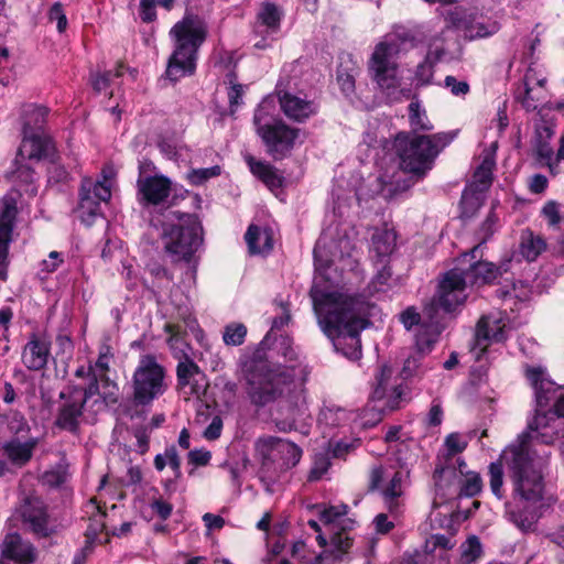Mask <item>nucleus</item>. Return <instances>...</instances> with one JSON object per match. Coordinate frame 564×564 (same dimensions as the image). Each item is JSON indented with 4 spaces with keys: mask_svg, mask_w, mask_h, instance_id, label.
Masks as SVG:
<instances>
[{
    "mask_svg": "<svg viewBox=\"0 0 564 564\" xmlns=\"http://www.w3.org/2000/svg\"><path fill=\"white\" fill-rule=\"evenodd\" d=\"M527 378L535 393V415L528 422L525 431L501 453L511 484V500L506 503V514L522 532L535 529V505L543 496L550 457L546 446L562 432L560 419L564 417V389L547 379L540 367L529 368Z\"/></svg>",
    "mask_w": 564,
    "mask_h": 564,
    "instance_id": "1",
    "label": "nucleus"
},
{
    "mask_svg": "<svg viewBox=\"0 0 564 564\" xmlns=\"http://www.w3.org/2000/svg\"><path fill=\"white\" fill-rule=\"evenodd\" d=\"M358 232L346 220H333L322 232L314 247L315 278L311 289L313 308L323 333L334 349L350 360L361 356L360 332L368 325L371 304L335 289L340 270L358 267Z\"/></svg>",
    "mask_w": 564,
    "mask_h": 564,
    "instance_id": "2",
    "label": "nucleus"
},
{
    "mask_svg": "<svg viewBox=\"0 0 564 564\" xmlns=\"http://www.w3.org/2000/svg\"><path fill=\"white\" fill-rule=\"evenodd\" d=\"M308 373L303 365L271 367L265 361L252 360L245 369L249 401L257 409L278 402L272 414L276 430L308 435L311 416L305 389Z\"/></svg>",
    "mask_w": 564,
    "mask_h": 564,
    "instance_id": "3",
    "label": "nucleus"
},
{
    "mask_svg": "<svg viewBox=\"0 0 564 564\" xmlns=\"http://www.w3.org/2000/svg\"><path fill=\"white\" fill-rule=\"evenodd\" d=\"M112 359L111 347L101 345L97 360L88 366L89 382L69 384L59 393L62 403L55 420L57 427L76 433L82 421H95L97 413L105 408V400L99 392V380L107 376Z\"/></svg>",
    "mask_w": 564,
    "mask_h": 564,
    "instance_id": "4",
    "label": "nucleus"
},
{
    "mask_svg": "<svg viewBox=\"0 0 564 564\" xmlns=\"http://www.w3.org/2000/svg\"><path fill=\"white\" fill-rule=\"evenodd\" d=\"M464 269L454 268L442 275L436 293L424 306V323L417 334L420 347L434 345L445 329V314L456 311L467 299Z\"/></svg>",
    "mask_w": 564,
    "mask_h": 564,
    "instance_id": "5",
    "label": "nucleus"
},
{
    "mask_svg": "<svg viewBox=\"0 0 564 564\" xmlns=\"http://www.w3.org/2000/svg\"><path fill=\"white\" fill-rule=\"evenodd\" d=\"M151 223L162 228L164 250L174 261H191L203 245V227L196 215L165 209L162 219L152 218Z\"/></svg>",
    "mask_w": 564,
    "mask_h": 564,
    "instance_id": "6",
    "label": "nucleus"
},
{
    "mask_svg": "<svg viewBox=\"0 0 564 564\" xmlns=\"http://www.w3.org/2000/svg\"><path fill=\"white\" fill-rule=\"evenodd\" d=\"M455 138L452 132H440L430 135L399 132L393 141V148L400 160V167L422 178L432 170L438 153Z\"/></svg>",
    "mask_w": 564,
    "mask_h": 564,
    "instance_id": "7",
    "label": "nucleus"
},
{
    "mask_svg": "<svg viewBox=\"0 0 564 564\" xmlns=\"http://www.w3.org/2000/svg\"><path fill=\"white\" fill-rule=\"evenodd\" d=\"M170 36L174 42V50L165 75L171 82H177L195 72L197 52L206 40V28L197 17L185 15L172 26Z\"/></svg>",
    "mask_w": 564,
    "mask_h": 564,
    "instance_id": "8",
    "label": "nucleus"
},
{
    "mask_svg": "<svg viewBox=\"0 0 564 564\" xmlns=\"http://www.w3.org/2000/svg\"><path fill=\"white\" fill-rule=\"evenodd\" d=\"M348 507L346 505L323 507L319 510V520L330 527V542L321 533L316 536L319 546L326 549L315 558L314 564H337L348 558L352 546V536L349 531L355 521L346 518Z\"/></svg>",
    "mask_w": 564,
    "mask_h": 564,
    "instance_id": "9",
    "label": "nucleus"
},
{
    "mask_svg": "<svg viewBox=\"0 0 564 564\" xmlns=\"http://www.w3.org/2000/svg\"><path fill=\"white\" fill-rule=\"evenodd\" d=\"M409 471L391 463L380 462L371 466L368 491L378 492L390 514L398 517L404 510Z\"/></svg>",
    "mask_w": 564,
    "mask_h": 564,
    "instance_id": "10",
    "label": "nucleus"
},
{
    "mask_svg": "<svg viewBox=\"0 0 564 564\" xmlns=\"http://www.w3.org/2000/svg\"><path fill=\"white\" fill-rule=\"evenodd\" d=\"M435 497L433 499V510L430 514L431 527L444 528V523H449L447 518L449 510L446 513L437 511L436 509L443 507L445 501L454 497L473 498L480 494L482 489V479L477 471L468 470L465 460H459V466L456 467V475L448 477L444 480V488H441L438 481H434Z\"/></svg>",
    "mask_w": 564,
    "mask_h": 564,
    "instance_id": "11",
    "label": "nucleus"
},
{
    "mask_svg": "<svg viewBox=\"0 0 564 564\" xmlns=\"http://www.w3.org/2000/svg\"><path fill=\"white\" fill-rule=\"evenodd\" d=\"M400 44L397 41H383L376 45L368 62L370 77L391 100H399L404 95L401 89L398 54Z\"/></svg>",
    "mask_w": 564,
    "mask_h": 564,
    "instance_id": "12",
    "label": "nucleus"
},
{
    "mask_svg": "<svg viewBox=\"0 0 564 564\" xmlns=\"http://www.w3.org/2000/svg\"><path fill=\"white\" fill-rule=\"evenodd\" d=\"M253 122L268 154L276 161L288 156L300 138V129L288 126L281 119L269 117L264 104L256 109Z\"/></svg>",
    "mask_w": 564,
    "mask_h": 564,
    "instance_id": "13",
    "label": "nucleus"
},
{
    "mask_svg": "<svg viewBox=\"0 0 564 564\" xmlns=\"http://www.w3.org/2000/svg\"><path fill=\"white\" fill-rule=\"evenodd\" d=\"M132 401L138 406H148L167 390L165 369L152 355L141 356L132 376Z\"/></svg>",
    "mask_w": 564,
    "mask_h": 564,
    "instance_id": "14",
    "label": "nucleus"
},
{
    "mask_svg": "<svg viewBox=\"0 0 564 564\" xmlns=\"http://www.w3.org/2000/svg\"><path fill=\"white\" fill-rule=\"evenodd\" d=\"M403 394L402 382L393 377V370L390 366L383 365L375 376V387L371 393L373 402H382V406L373 405L367 408L362 416L364 426H373L381 421V412L384 409L393 411L400 406Z\"/></svg>",
    "mask_w": 564,
    "mask_h": 564,
    "instance_id": "15",
    "label": "nucleus"
},
{
    "mask_svg": "<svg viewBox=\"0 0 564 564\" xmlns=\"http://www.w3.org/2000/svg\"><path fill=\"white\" fill-rule=\"evenodd\" d=\"M444 35L451 31H459L468 40L489 37L496 34L500 25L492 18L477 12H467L459 8L449 10L444 18Z\"/></svg>",
    "mask_w": 564,
    "mask_h": 564,
    "instance_id": "16",
    "label": "nucleus"
},
{
    "mask_svg": "<svg viewBox=\"0 0 564 564\" xmlns=\"http://www.w3.org/2000/svg\"><path fill=\"white\" fill-rule=\"evenodd\" d=\"M20 199L21 193L17 189H10L0 198V280L2 281L8 278L9 246L12 241Z\"/></svg>",
    "mask_w": 564,
    "mask_h": 564,
    "instance_id": "17",
    "label": "nucleus"
},
{
    "mask_svg": "<svg viewBox=\"0 0 564 564\" xmlns=\"http://www.w3.org/2000/svg\"><path fill=\"white\" fill-rule=\"evenodd\" d=\"M102 181L84 178L79 192L78 212L83 221L90 225L94 219L101 215V203L111 197L110 182L106 172H102Z\"/></svg>",
    "mask_w": 564,
    "mask_h": 564,
    "instance_id": "18",
    "label": "nucleus"
},
{
    "mask_svg": "<svg viewBox=\"0 0 564 564\" xmlns=\"http://www.w3.org/2000/svg\"><path fill=\"white\" fill-rule=\"evenodd\" d=\"M468 446V438L460 433H451L445 437L444 444L438 451L436 457L433 480L438 481L441 488H444V480L456 475V467L459 460H464L462 454Z\"/></svg>",
    "mask_w": 564,
    "mask_h": 564,
    "instance_id": "19",
    "label": "nucleus"
},
{
    "mask_svg": "<svg viewBox=\"0 0 564 564\" xmlns=\"http://www.w3.org/2000/svg\"><path fill=\"white\" fill-rule=\"evenodd\" d=\"M257 446L265 460L278 462L283 470L296 466L303 453L295 443L276 436L261 437Z\"/></svg>",
    "mask_w": 564,
    "mask_h": 564,
    "instance_id": "20",
    "label": "nucleus"
},
{
    "mask_svg": "<svg viewBox=\"0 0 564 564\" xmlns=\"http://www.w3.org/2000/svg\"><path fill=\"white\" fill-rule=\"evenodd\" d=\"M31 129V120H26L24 123V131L21 145L18 150V155L15 159V163H19V160H42L52 158L54 154V144L52 140L45 135L42 131L40 132H30Z\"/></svg>",
    "mask_w": 564,
    "mask_h": 564,
    "instance_id": "21",
    "label": "nucleus"
},
{
    "mask_svg": "<svg viewBox=\"0 0 564 564\" xmlns=\"http://www.w3.org/2000/svg\"><path fill=\"white\" fill-rule=\"evenodd\" d=\"M18 512L23 523L39 536H47L52 529L48 523V513L44 501L39 497H26L19 507Z\"/></svg>",
    "mask_w": 564,
    "mask_h": 564,
    "instance_id": "22",
    "label": "nucleus"
},
{
    "mask_svg": "<svg viewBox=\"0 0 564 564\" xmlns=\"http://www.w3.org/2000/svg\"><path fill=\"white\" fill-rule=\"evenodd\" d=\"M171 181L163 175L142 176L137 181L139 202L143 206L164 203L171 194Z\"/></svg>",
    "mask_w": 564,
    "mask_h": 564,
    "instance_id": "23",
    "label": "nucleus"
},
{
    "mask_svg": "<svg viewBox=\"0 0 564 564\" xmlns=\"http://www.w3.org/2000/svg\"><path fill=\"white\" fill-rule=\"evenodd\" d=\"M555 135L554 124L547 121H540L535 124L534 133L531 140L533 155L540 166H545L553 171V147L552 140Z\"/></svg>",
    "mask_w": 564,
    "mask_h": 564,
    "instance_id": "24",
    "label": "nucleus"
},
{
    "mask_svg": "<svg viewBox=\"0 0 564 564\" xmlns=\"http://www.w3.org/2000/svg\"><path fill=\"white\" fill-rule=\"evenodd\" d=\"M51 356V341L44 336L31 334L22 351V362L29 370L39 371L46 367Z\"/></svg>",
    "mask_w": 564,
    "mask_h": 564,
    "instance_id": "25",
    "label": "nucleus"
},
{
    "mask_svg": "<svg viewBox=\"0 0 564 564\" xmlns=\"http://www.w3.org/2000/svg\"><path fill=\"white\" fill-rule=\"evenodd\" d=\"M176 376L178 387L183 390L188 389L184 392L185 394L199 397L205 393L207 388L205 376L192 359L186 358L178 362Z\"/></svg>",
    "mask_w": 564,
    "mask_h": 564,
    "instance_id": "26",
    "label": "nucleus"
},
{
    "mask_svg": "<svg viewBox=\"0 0 564 564\" xmlns=\"http://www.w3.org/2000/svg\"><path fill=\"white\" fill-rule=\"evenodd\" d=\"M449 53L444 47V31L435 35L429 43L425 59L417 65L416 78L422 84H429L433 77V66L440 62L449 61Z\"/></svg>",
    "mask_w": 564,
    "mask_h": 564,
    "instance_id": "27",
    "label": "nucleus"
},
{
    "mask_svg": "<svg viewBox=\"0 0 564 564\" xmlns=\"http://www.w3.org/2000/svg\"><path fill=\"white\" fill-rule=\"evenodd\" d=\"M278 94L281 108L289 119L303 122L317 111V105L313 100L282 90Z\"/></svg>",
    "mask_w": 564,
    "mask_h": 564,
    "instance_id": "28",
    "label": "nucleus"
},
{
    "mask_svg": "<svg viewBox=\"0 0 564 564\" xmlns=\"http://www.w3.org/2000/svg\"><path fill=\"white\" fill-rule=\"evenodd\" d=\"M2 555L18 564H31L35 558V549L19 534L10 533L3 540Z\"/></svg>",
    "mask_w": 564,
    "mask_h": 564,
    "instance_id": "29",
    "label": "nucleus"
},
{
    "mask_svg": "<svg viewBox=\"0 0 564 564\" xmlns=\"http://www.w3.org/2000/svg\"><path fill=\"white\" fill-rule=\"evenodd\" d=\"M505 265L498 267L488 261H475L468 269L464 270V276L469 285L490 284L502 274V271H507V268H503Z\"/></svg>",
    "mask_w": 564,
    "mask_h": 564,
    "instance_id": "30",
    "label": "nucleus"
},
{
    "mask_svg": "<svg viewBox=\"0 0 564 564\" xmlns=\"http://www.w3.org/2000/svg\"><path fill=\"white\" fill-rule=\"evenodd\" d=\"M72 479L70 464L65 454L58 462L50 466L41 476L40 481L50 489L64 490Z\"/></svg>",
    "mask_w": 564,
    "mask_h": 564,
    "instance_id": "31",
    "label": "nucleus"
},
{
    "mask_svg": "<svg viewBox=\"0 0 564 564\" xmlns=\"http://www.w3.org/2000/svg\"><path fill=\"white\" fill-rule=\"evenodd\" d=\"M39 444L40 437L36 436L26 437L24 441L12 438L4 444L3 449L14 465L24 466L31 460Z\"/></svg>",
    "mask_w": 564,
    "mask_h": 564,
    "instance_id": "32",
    "label": "nucleus"
},
{
    "mask_svg": "<svg viewBox=\"0 0 564 564\" xmlns=\"http://www.w3.org/2000/svg\"><path fill=\"white\" fill-rule=\"evenodd\" d=\"M250 172L259 178L269 189L274 191L283 185V176L268 162L257 160L251 154L245 155Z\"/></svg>",
    "mask_w": 564,
    "mask_h": 564,
    "instance_id": "33",
    "label": "nucleus"
},
{
    "mask_svg": "<svg viewBox=\"0 0 564 564\" xmlns=\"http://www.w3.org/2000/svg\"><path fill=\"white\" fill-rule=\"evenodd\" d=\"M250 254H267L273 248L272 230L250 225L245 235Z\"/></svg>",
    "mask_w": 564,
    "mask_h": 564,
    "instance_id": "34",
    "label": "nucleus"
},
{
    "mask_svg": "<svg viewBox=\"0 0 564 564\" xmlns=\"http://www.w3.org/2000/svg\"><path fill=\"white\" fill-rule=\"evenodd\" d=\"M350 413L334 403H324L317 417V423L321 429L324 430V433H326V430L334 429L338 426L345 425L349 419Z\"/></svg>",
    "mask_w": 564,
    "mask_h": 564,
    "instance_id": "35",
    "label": "nucleus"
},
{
    "mask_svg": "<svg viewBox=\"0 0 564 564\" xmlns=\"http://www.w3.org/2000/svg\"><path fill=\"white\" fill-rule=\"evenodd\" d=\"M505 326L506 324L501 317H495L494 315L482 316L477 324V340H494L497 343L505 340Z\"/></svg>",
    "mask_w": 564,
    "mask_h": 564,
    "instance_id": "36",
    "label": "nucleus"
},
{
    "mask_svg": "<svg viewBox=\"0 0 564 564\" xmlns=\"http://www.w3.org/2000/svg\"><path fill=\"white\" fill-rule=\"evenodd\" d=\"M395 240L397 236L392 229H376L371 238L370 251L383 263L394 250Z\"/></svg>",
    "mask_w": 564,
    "mask_h": 564,
    "instance_id": "37",
    "label": "nucleus"
},
{
    "mask_svg": "<svg viewBox=\"0 0 564 564\" xmlns=\"http://www.w3.org/2000/svg\"><path fill=\"white\" fill-rule=\"evenodd\" d=\"M516 100L527 110L533 111L547 98L546 87H517Z\"/></svg>",
    "mask_w": 564,
    "mask_h": 564,
    "instance_id": "38",
    "label": "nucleus"
},
{
    "mask_svg": "<svg viewBox=\"0 0 564 564\" xmlns=\"http://www.w3.org/2000/svg\"><path fill=\"white\" fill-rule=\"evenodd\" d=\"M415 345L417 350L406 358L403 364V368L401 370V377L403 380L423 375L427 369V366L424 365V352L430 351L433 345L420 347L417 344V334H415Z\"/></svg>",
    "mask_w": 564,
    "mask_h": 564,
    "instance_id": "39",
    "label": "nucleus"
},
{
    "mask_svg": "<svg viewBox=\"0 0 564 564\" xmlns=\"http://www.w3.org/2000/svg\"><path fill=\"white\" fill-rule=\"evenodd\" d=\"M409 124L411 133L429 132L433 130V124L430 121L426 110L422 107L417 98H413L408 107Z\"/></svg>",
    "mask_w": 564,
    "mask_h": 564,
    "instance_id": "40",
    "label": "nucleus"
},
{
    "mask_svg": "<svg viewBox=\"0 0 564 564\" xmlns=\"http://www.w3.org/2000/svg\"><path fill=\"white\" fill-rule=\"evenodd\" d=\"M390 279L391 270L383 264L382 268L378 270L377 274L372 278L371 282L368 284L362 294H348L352 297L365 299L370 304L369 297L379 295L381 293H387L390 290Z\"/></svg>",
    "mask_w": 564,
    "mask_h": 564,
    "instance_id": "41",
    "label": "nucleus"
},
{
    "mask_svg": "<svg viewBox=\"0 0 564 564\" xmlns=\"http://www.w3.org/2000/svg\"><path fill=\"white\" fill-rule=\"evenodd\" d=\"M546 243L540 236H534L532 231L525 230L521 235L519 251L528 261H534L545 249Z\"/></svg>",
    "mask_w": 564,
    "mask_h": 564,
    "instance_id": "42",
    "label": "nucleus"
},
{
    "mask_svg": "<svg viewBox=\"0 0 564 564\" xmlns=\"http://www.w3.org/2000/svg\"><path fill=\"white\" fill-rule=\"evenodd\" d=\"M2 416L8 431L14 436L13 438L30 437L31 426L23 413L17 410H9Z\"/></svg>",
    "mask_w": 564,
    "mask_h": 564,
    "instance_id": "43",
    "label": "nucleus"
},
{
    "mask_svg": "<svg viewBox=\"0 0 564 564\" xmlns=\"http://www.w3.org/2000/svg\"><path fill=\"white\" fill-rule=\"evenodd\" d=\"M454 546L451 536L444 534H432L425 540L424 551L426 554H431L438 558L440 564L447 562V557L444 556L446 551Z\"/></svg>",
    "mask_w": 564,
    "mask_h": 564,
    "instance_id": "44",
    "label": "nucleus"
},
{
    "mask_svg": "<svg viewBox=\"0 0 564 564\" xmlns=\"http://www.w3.org/2000/svg\"><path fill=\"white\" fill-rule=\"evenodd\" d=\"M47 115V110L44 107L34 105V104H25L21 107V119H22V131H24V123L26 120H31V129L30 132H40L43 123L45 122V118Z\"/></svg>",
    "mask_w": 564,
    "mask_h": 564,
    "instance_id": "45",
    "label": "nucleus"
},
{
    "mask_svg": "<svg viewBox=\"0 0 564 564\" xmlns=\"http://www.w3.org/2000/svg\"><path fill=\"white\" fill-rule=\"evenodd\" d=\"M283 11L271 2H264L258 12V21L271 33L280 29Z\"/></svg>",
    "mask_w": 564,
    "mask_h": 564,
    "instance_id": "46",
    "label": "nucleus"
},
{
    "mask_svg": "<svg viewBox=\"0 0 564 564\" xmlns=\"http://www.w3.org/2000/svg\"><path fill=\"white\" fill-rule=\"evenodd\" d=\"M495 164V159L487 154L477 167L474 174V183L470 186L476 187L479 192L487 191L491 185Z\"/></svg>",
    "mask_w": 564,
    "mask_h": 564,
    "instance_id": "47",
    "label": "nucleus"
},
{
    "mask_svg": "<svg viewBox=\"0 0 564 564\" xmlns=\"http://www.w3.org/2000/svg\"><path fill=\"white\" fill-rule=\"evenodd\" d=\"M175 0H140L139 2V17L142 22L151 23L158 18L156 6L166 11H171L174 7Z\"/></svg>",
    "mask_w": 564,
    "mask_h": 564,
    "instance_id": "48",
    "label": "nucleus"
},
{
    "mask_svg": "<svg viewBox=\"0 0 564 564\" xmlns=\"http://www.w3.org/2000/svg\"><path fill=\"white\" fill-rule=\"evenodd\" d=\"M482 193L479 192L476 187L469 186L466 188L460 198V208L463 217H471L476 210L482 204Z\"/></svg>",
    "mask_w": 564,
    "mask_h": 564,
    "instance_id": "49",
    "label": "nucleus"
},
{
    "mask_svg": "<svg viewBox=\"0 0 564 564\" xmlns=\"http://www.w3.org/2000/svg\"><path fill=\"white\" fill-rule=\"evenodd\" d=\"M123 64H118L113 70H105L91 74V85L97 93L107 90L115 78L123 75Z\"/></svg>",
    "mask_w": 564,
    "mask_h": 564,
    "instance_id": "50",
    "label": "nucleus"
},
{
    "mask_svg": "<svg viewBox=\"0 0 564 564\" xmlns=\"http://www.w3.org/2000/svg\"><path fill=\"white\" fill-rule=\"evenodd\" d=\"M503 466H505V463L500 458L499 460L491 463L488 467L490 489H491V492L498 499H502L505 497Z\"/></svg>",
    "mask_w": 564,
    "mask_h": 564,
    "instance_id": "51",
    "label": "nucleus"
},
{
    "mask_svg": "<svg viewBox=\"0 0 564 564\" xmlns=\"http://www.w3.org/2000/svg\"><path fill=\"white\" fill-rule=\"evenodd\" d=\"M227 83L229 84L227 96L229 101V111L234 115L237 109L242 105V97L245 94L246 86L237 83V76L235 73L227 75Z\"/></svg>",
    "mask_w": 564,
    "mask_h": 564,
    "instance_id": "52",
    "label": "nucleus"
},
{
    "mask_svg": "<svg viewBox=\"0 0 564 564\" xmlns=\"http://www.w3.org/2000/svg\"><path fill=\"white\" fill-rule=\"evenodd\" d=\"M247 327L242 323H230L225 326L223 340L227 346H240L245 343Z\"/></svg>",
    "mask_w": 564,
    "mask_h": 564,
    "instance_id": "53",
    "label": "nucleus"
},
{
    "mask_svg": "<svg viewBox=\"0 0 564 564\" xmlns=\"http://www.w3.org/2000/svg\"><path fill=\"white\" fill-rule=\"evenodd\" d=\"M498 217L494 212H490L487 216L486 220L482 223L479 234L481 236V242L475 246L469 252L464 254V258L470 257L471 259L476 258V253L479 251L482 243H485L496 231L497 229Z\"/></svg>",
    "mask_w": 564,
    "mask_h": 564,
    "instance_id": "54",
    "label": "nucleus"
},
{
    "mask_svg": "<svg viewBox=\"0 0 564 564\" xmlns=\"http://www.w3.org/2000/svg\"><path fill=\"white\" fill-rule=\"evenodd\" d=\"M481 543L476 535L469 536L460 545V560L463 564H471L481 555Z\"/></svg>",
    "mask_w": 564,
    "mask_h": 564,
    "instance_id": "55",
    "label": "nucleus"
},
{
    "mask_svg": "<svg viewBox=\"0 0 564 564\" xmlns=\"http://www.w3.org/2000/svg\"><path fill=\"white\" fill-rule=\"evenodd\" d=\"M546 76L542 67L530 65L519 87H545Z\"/></svg>",
    "mask_w": 564,
    "mask_h": 564,
    "instance_id": "56",
    "label": "nucleus"
},
{
    "mask_svg": "<svg viewBox=\"0 0 564 564\" xmlns=\"http://www.w3.org/2000/svg\"><path fill=\"white\" fill-rule=\"evenodd\" d=\"M220 173L221 169L218 165L192 170L188 174V180L193 185H202L206 181L220 175Z\"/></svg>",
    "mask_w": 564,
    "mask_h": 564,
    "instance_id": "57",
    "label": "nucleus"
},
{
    "mask_svg": "<svg viewBox=\"0 0 564 564\" xmlns=\"http://www.w3.org/2000/svg\"><path fill=\"white\" fill-rule=\"evenodd\" d=\"M424 319V314L421 316L414 306H409L400 314V322L406 330H411L414 326H419L416 334L420 333Z\"/></svg>",
    "mask_w": 564,
    "mask_h": 564,
    "instance_id": "58",
    "label": "nucleus"
},
{
    "mask_svg": "<svg viewBox=\"0 0 564 564\" xmlns=\"http://www.w3.org/2000/svg\"><path fill=\"white\" fill-rule=\"evenodd\" d=\"M330 466L329 458L326 454H316L314 457V464L310 471V480L321 479L328 470Z\"/></svg>",
    "mask_w": 564,
    "mask_h": 564,
    "instance_id": "59",
    "label": "nucleus"
},
{
    "mask_svg": "<svg viewBox=\"0 0 564 564\" xmlns=\"http://www.w3.org/2000/svg\"><path fill=\"white\" fill-rule=\"evenodd\" d=\"M48 19L56 22V28L59 33H63L67 28V18L59 2L54 3L48 11Z\"/></svg>",
    "mask_w": 564,
    "mask_h": 564,
    "instance_id": "60",
    "label": "nucleus"
},
{
    "mask_svg": "<svg viewBox=\"0 0 564 564\" xmlns=\"http://www.w3.org/2000/svg\"><path fill=\"white\" fill-rule=\"evenodd\" d=\"M444 85L457 97H464L469 93V84L466 80H459L451 75L445 77Z\"/></svg>",
    "mask_w": 564,
    "mask_h": 564,
    "instance_id": "61",
    "label": "nucleus"
},
{
    "mask_svg": "<svg viewBox=\"0 0 564 564\" xmlns=\"http://www.w3.org/2000/svg\"><path fill=\"white\" fill-rule=\"evenodd\" d=\"M542 215L547 219L550 226H556L561 221L558 204L554 200H550L543 206Z\"/></svg>",
    "mask_w": 564,
    "mask_h": 564,
    "instance_id": "62",
    "label": "nucleus"
},
{
    "mask_svg": "<svg viewBox=\"0 0 564 564\" xmlns=\"http://www.w3.org/2000/svg\"><path fill=\"white\" fill-rule=\"evenodd\" d=\"M530 289L527 284L519 281L518 283L513 284L512 290H507L501 292V296L506 299H510L511 296H514L519 299L520 301H525L529 299Z\"/></svg>",
    "mask_w": 564,
    "mask_h": 564,
    "instance_id": "63",
    "label": "nucleus"
},
{
    "mask_svg": "<svg viewBox=\"0 0 564 564\" xmlns=\"http://www.w3.org/2000/svg\"><path fill=\"white\" fill-rule=\"evenodd\" d=\"M212 453L207 449H193L188 453V463L194 466H206L209 464Z\"/></svg>",
    "mask_w": 564,
    "mask_h": 564,
    "instance_id": "64",
    "label": "nucleus"
}]
</instances>
